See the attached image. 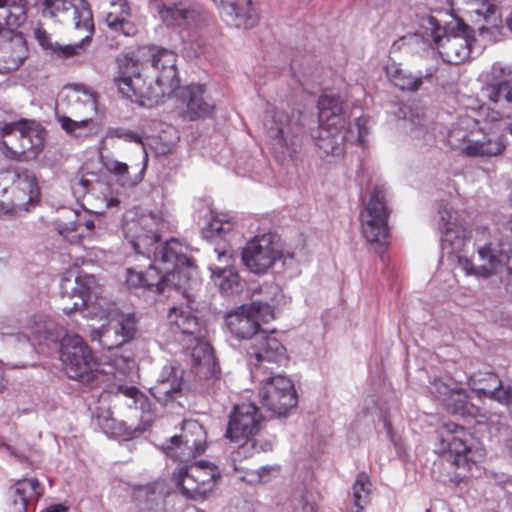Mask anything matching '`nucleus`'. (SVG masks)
Masks as SVG:
<instances>
[{"label": "nucleus", "instance_id": "0eeeda50", "mask_svg": "<svg viewBox=\"0 0 512 512\" xmlns=\"http://www.w3.org/2000/svg\"><path fill=\"white\" fill-rule=\"evenodd\" d=\"M450 146L467 157L490 158L503 153L507 138L499 123L462 116L448 133Z\"/></svg>", "mask_w": 512, "mask_h": 512}, {"label": "nucleus", "instance_id": "412c9836", "mask_svg": "<svg viewBox=\"0 0 512 512\" xmlns=\"http://www.w3.org/2000/svg\"><path fill=\"white\" fill-rule=\"evenodd\" d=\"M95 286L96 280L93 275L79 274L74 276L72 271L68 272L61 280L60 291L62 298H68L72 300V303L64 304L62 311L71 315L83 308L90 309Z\"/></svg>", "mask_w": 512, "mask_h": 512}, {"label": "nucleus", "instance_id": "c85d7f7f", "mask_svg": "<svg viewBox=\"0 0 512 512\" xmlns=\"http://www.w3.org/2000/svg\"><path fill=\"white\" fill-rule=\"evenodd\" d=\"M201 235L212 243H230L238 235L237 223L227 213L210 210L201 228Z\"/></svg>", "mask_w": 512, "mask_h": 512}, {"label": "nucleus", "instance_id": "a878e982", "mask_svg": "<svg viewBox=\"0 0 512 512\" xmlns=\"http://www.w3.org/2000/svg\"><path fill=\"white\" fill-rule=\"evenodd\" d=\"M183 375L184 370L179 363L175 361L166 363L155 384L149 389L151 395L162 404L176 399L181 394Z\"/></svg>", "mask_w": 512, "mask_h": 512}, {"label": "nucleus", "instance_id": "052dcab7", "mask_svg": "<svg viewBox=\"0 0 512 512\" xmlns=\"http://www.w3.org/2000/svg\"><path fill=\"white\" fill-rule=\"evenodd\" d=\"M68 508L63 504H54L45 509V512H67Z\"/></svg>", "mask_w": 512, "mask_h": 512}, {"label": "nucleus", "instance_id": "6ab92c4d", "mask_svg": "<svg viewBox=\"0 0 512 512\" xmlns=\"http://www.w3.org/2000/svg\"><path fill=\"white\" fill-rule=\"evenodd\" d=\"M107 323L92 330L90 338L108 350L118 348L131 341L136 334V319L133 314L111 309L105 313Z\"/></svg>", "mask_w": 512, "mask_h": 512}, {"label": "nucleus", "instance_id": "4468645a", "mask_svg": "<svg viewBox=\"0 0 512 512\" xmlns=\"http://www.w3.org/2000/svg\"><path fill=\"white\" fill-rule=\"evenodd\" d=\"M252 378L259 379L273 374L276 369L288 362L286 348L273 335L259 332L247 350Z\"/></svg>", "mask_w": 512, "mask_h": 512}, {"label": "nucleus", "instance_id": "2eb2a0df", "mask_svg": "<svg viewBox=\"0 0 512 512\" xmlns=\"http://www.w3.org/2000/svg\"><path fill=\"white\" fill-rule=\"evenodd\" d=\"M441 452H448L453 457L457 467L469 462L475 463L482 457L481 449L476 447V441L471 432L453 422L443 423L438 430Z\"/></svg>", "mask_w": 512, "mask_h": 512}, {"label": "nucleus", "instance_id": "473e14b6", "mask_svg": "<svg viewBox=\"0 0 512 512\" xmlns=\"http://www.w3.org/2000/svg\"><path fill=\"white\" fill-rule=\"evenodd\" d=\"M67 97L76 116L93 117L98 114L97 94L89 87L73 84L67 87Z\"/></svg>", "mask_w": 512, "mask_h": 512}, {"label": "nucleus", "instance_id": "c03bdc74", "mask_svg": "<svg viewBox=\"0 0 512 512\" xmlns=\"http://www.w3.org/2000/svg\"><path fill=\"white\" fill-rule=\"evenodd\" d=\"M53 326L54 323L48 316L37 314L27 319L23 330L28 341H32L30 336L33 337L34 340H40L41 338H49L52 335Z\"/></svg>", "mask_w": 512, "mask_h": 512}, {"label": "nucleus", "instance_id": "f03ea898", "mask_svg": "<svg viewBox=\"0 0 512 512\" xmlns=\"http://www.w3.org/2000/svg\"><path fill=\"white\" fill-rule=\"evenodd\" d=\"M437 227L441 233L443 255L457 261L467 275L478 278L496 275L504 280L512 274V223L504 240L478 248L477 261H472L465 252L468 231L458 212L449 203L439 205Z\"/></svg>", "mask_w": 512, "mask_h": 512}, {"label": "nucleus", "instance_id": "338daca9", "mask_svg": "<svg viewBox=\"0 0 512 512\" xmlns=\"http://www.w3.org/2000/svg\"><path fill=\"white\" fill-rule=\"evenodd\" d=\"M478 31L481 36H484L485 33H489V28H487L485 26H481L478 28Z\"/></svg>", "mask_w": 512, "mask_h": 512}, {"label": "nucleus", "instance_id": "cd10ccee", "mask_svg": "<svg viewBox=\"0 0 512 512\" xmlns=\"http://www.w3.org/2000/svg\"><path fill=\"white\" fill-rule=\"evenodd\" d=\"M180 97L185 110L183 117L189 121H195L210 117L215 109V104L207 95L204 85H189L180 90Z\"/></svg>", "mask_w": 512, "mask_h": 512}, {"label": "nucleus", "instance_id": "4be33fe9", "mask_svg": "<svg viewBox=\"0 0 512 512\" xmlns=\"http://www.w3.org/2000/svg\"><path fill=\"white\" fill-rule=\"evenodd\" d=\"M491 83L486 87V96L502 110L501 116L512 114V68L502 63H494L491 68Z\"/></svg>", "mask_w": 512, "mask_h": 512}, {"label": "nucleus", "instance_id": "7ed1b4c3", "mask_svg": "<svg viewBox=\"0 0 512 512\" xmlns=\"http://www.w3.org/2000/svg\"><path fill=\"white\" fill-rule=\"evenodd\" d=\"M152 75L145 78L139 71V63L132 57L119 59V75L116 84L119 92L132 102L142 106L162 103L179 88L176 68L177 55L161 47L150 48Z\"/></svg>", "mask_w": 512, "mask_h": 512}, {"label": "nucleus", "instance_id": "a211bd4d", "mask_svg": "<svg viewBox=\"0 0 512 512\" xmlns=\"http://www.w3.org/2000/svg\"><path fill=\"white\" fill-rule=\"evenodd\" d=\"M281 258L279 238L273 233L252 237L242 250L243 263L254 274L267 272Z\"/></svg>", "mask_w": 512, "mask_h": 512}, {"label": "nucleus", "instance_id": "2f4dec72", "mask_svg": "<svg viewBox=\"0 0 512 512\" xmlns=\"http://www.w3.org/2000/svg\"><path fill=\"white\" fill-rule=\"evenodd\" d=\"M19 158L17 160L35 159L44 146V132L40 125L34 122L22 121V131L19 135Z\"/></svg>", "mask_w": 512, "mask_h": 512}, {"label": "nucleus", "instance_id": "a18cd8bd", "mask_svg": "<svg viewBox=\"0 0 512 512\" xmlns=\"http://www.w3.org/2000/svg\"><path fill=\"white\" fill-rule=\"evenodd\" d=\"M117 393L122 394L127 398L126 405L129 408L140 410L142 413L149 412V400L144 393H142L135 386L118 385Z\"/></svg>", "mask_w": 512, "mask_h": 512}, {"label": "nucleus", "instance_id": "1a4fd4ad", "mask_svg": "<svg viewBox=\"0 0 512 512\" xmlns=\"http://www.w3.org/2000/svg\"><path fill=\"white\" fill-rule=\"evenodd\" d=\"M423 36L431 39L442 60L449 64L463 63L473 53V30L463 21L450 22L442 27L433 16L423 18Z\"/></svg>", "mask_w": 512, "mask_h": 512}, {"label": "nucleus", "instance_id": "393cba45", "mask_svg": "<svg viewBox=\"0 0 512 512\" xmlns=\"http://www.w3.org/2000/svg\"><path fill=\"white\" fill-rule=\"evenodd\" d=\"M73 8V23L77 30L91 32L94 30L92 12L85 0H43L42 15L57 17Z\"/></svg>", "mask_w": 512, "mask_h": 512}, {"label": "nucleus", "instance_id": "c756f323", "mask_svg": "<svg viewBox=\"0 0 512 512\" xmlns=\"http://www.w3.org/2000/svg\"><path fill=\"white\" fill-rule=\"evenodd\" d=\"M168 494L169 489L166 482L157 480L135 490V505L139 512H163L165 497Z\"/></svg>", "mask_w": 512, "mask_h": 512}, {"label": "nucleus", "instance_id": "f257e3e1", "mask_svg": "<svg viewBox=\"0 0 512 512\" xmlns=\"http://www.w3.org/2000/svg\"><path fill=\"white\" fill-rule=\"evenodd\" d=\"M167 228L161 212L141 215L137 219H126L123 233L131 248L150 263L144 273V290L164 293L168 288L186 289L195 281L196 268L188 256V247L177 239L160 244V232Z\"/></svg>", "mask_w": 512, "mask_h": 512}, {"label": "nucleus", "instance_id": "dca6fc26", "mask_svg": "<svg viewBox=\"0 0 512 512\" xmlns=\"http://www.w3.org/2000/svg\"><path fill=\"white\" fill-rule=\"evenodd\" d=\"M264 418L259 408L251 402H244L234 406L230 414L225 436L232 442L239 443L240 449L255 447L252 440L262 429Z\"/></svg>", "mask_w": 512, "mask_h": 512}, {"label": "nucleus", "instance_id": "aec40b11", "mask_svg": "<svg viewBox=\"0 0 512 512\" xmlns=\"http://www.w3.org/2000/svg\"><path fill=\"white\" fill-rule=\"evenodd\" d=\"M152 6L167 26L182 30L199 26L205 18L202 7L184 0H153Z\"/></svg>", "mask_w": 512, "mask_h": 512}, {"label": "nucleus", "instance_id": "79ce46f5", "mask_svg": "<svg viewBox=\"0 0 512 512\" xmlns=\"http://www.w3.org/2000/svg\"><path fill=\"white\" fill-rule=\"evenodd\" d=\"M22 131V121L6 123L0 127V151L10 159L19 158V135Z\"/></svg>", "mask_w": 512, "mask_h": 512}, {"label": "nucleus", "instance_id": "72a5a7b5", "mask_svg": "<svg viewBox=\"0 0 512 512\" xmlns=\"http://www.w3.org/2000/svg\"><path fill=\"white\" fill-rule=\"evenodd\" d=\"M226 325L230 333L237 339H252L259 333L256 320L248 311L247 305H243L236 310L230 312L226 316Z\"/></svg>", "mask_w": 512, "mask_h": 512}, {"label": "nucleus", "instance_id": "13d9d810", "mask_svg": "<svg viewBox=\"0 0 512 512\" xmlns=\"http://www.w3.org/2000/svg\"><path fill=\"white\" fill-rule=\"evenodd\" d=\"M293 512H316V509L314 503L307 496H302L295 501Z\"/></svg>", "mask_w": 512, "mask_h": 512}, {"label": "nucleus", "instance_id": "69168bd1", "mask_svg": "<svg viewBox=\"0 0 512 512\" xmlns=\"http://www.w3.org/2000/svg\"><path fill=\"white\" fill-rule=\"evenodd\" d=\"M79 184L86 190L89 191L90 182L87 179H81Z\"/></svg>", "mask_w": 512, "mask_h": 512}, {"label": "nucleus", "instance_id": "f8f14e48", "mask_svg": "<svg viewBox=\"0 0 512 512\" xmlns=\"http://www.w3.org/2000/svg\"><path fill=\"white\" fill-rule=\"evenodd\" d=\"M221 479V472L215 464L208 461H196L176 469L172 480L187 499L203 502L208 499Z\"/></svg>", "mask_w": 512, "mask_h": 512}, {"label": "nucleus", "instance_id": "49530a36", "mask_svg": "<svg viewBox=\"0 0 512 512\" xmlns=\"http://www.w3.org/2000/svg\"><path fill=\"white\" fill-rule=\"evenodd\" d=\"M178 438L189 440L198 447H206V432L196 420L183 421L182 432L178 435Z\"/></svg>", "mask_w": 512, "mask_h": 512}, {"label": "nucleus", "instance_id": "774afa93", "mask_svg": "<svg viewBox=\"0 0 512 512\" xmlns=\"http://www.w3.org/2000/svg\"><path fill=\"white\" fill-rule=\"evenodd\" d=\"M506 23H507V27L512 32V15L507 18Z\"/></svg>", "mask_w": 512, "mask_h": 512}, {"label": "nucleus", "instance_id": "bb28decb", "mask_svg": "<svg viewBox=\"0 0 512 512\" xmlns=\"http://www.w3.org/2000/svg\"><path fill=\"white\" fill-rule=\"evenodd\" d=\"M224 21L236 28H251L256 25L259 13L252 0H213Z\"/></svg>", "mask_w": 512, "mask_h": 512}, {"label": "nucleus", "instance_id": "bf43d9fd", "mask_svg": "<svg viewBox=\"0 0 512 512\" xmlns=\"http://www.w3.org/2000/svg\"><path fill=\"white\" fill-rule=\"evenodd\" d=\"M252 440L256 441V446L248 447L245 450H241L239 448L238 454H245L250 449H253L257 452H267L272 449L273 441L271 439H256V438L252 437Z\"/></svg>", "mask_w": 512, "mask_h": 512}, {"label": "nucleus", "instance_id": "6e6d98bb", "mask_svg": "<svg viewBox=\"0 0 512 512\" xmlns=\"http://www.w3.org/2000/svg\"><path fill=\"white\" fill-rule=\"evenodd\" d=\"M471 0H448L450 5L452 14L454 16V21H463L465 23V17L467 12H469V2Z\"/></svg>", "mask_w": 512, "mask_h": 512}, {"label": "nucleus", "instance_id": "4d7b16f0", "mask_svg": "<svg viewBox=\"0 0 512 512\" xmlns=\"http://www.w3.org/2000/svg\"><path fill=\"white\" fill-rule=\"evenodd\" d=\"M144 280V273L140 271H136L132 268H128L126 271V283L129 288L133 289H144V285H147V282Z\"/></svg>", "mask_w": 512, "mask_h": 512}, {"label": "nucleus", "instance_id": "20e7f679", "mask_svg": "<svg viewBox=\"0 0 512 512\" xmlns=\"http://www.w3.org/2000/svg\"><path fill=\"white\" fill-rule=\"evenodd\" d=\"M318 110L316 146L322 156H341L344 142L365 145L369 133L368 119L358 116L347 125V105L340 95L332 91L322 94L318 100Z\"/></svg>", "mask_w": 512, "mask_h": 512}, {"label": "nucleus", "instance_id": "4c0bfd02", "mask_svg": "<svg viewBox=\"0 0 512 512\" xmlns=\"http://www.w3.org/2000/svg\"><path fill=\"white\" fill-rule=\"evenodd\" d=\"M465 20L473 23L485 22L492 27L500 23V14L492 0H471Z\"/></svg>", "mask_w": 512, "mask_h": 512}, {"label": "nucleus", "instance_id": "ddd939ff", "mask_svg": "<svg viewBox=\"0 0 512 512\" xmlns=\"http://www.w3.org/2000/svg\"><path fill=\"white\" fill-rule=\"evenodd\" d=\"M389 211L384 186H375L367 203L360 212L361 232L367 242L379 247V252L388 245Z\"/></svg>", "mask_w": 512, "mask_h": 512}, {"label": "nucleus", "instance_id": "b1692460", "mask_svg": "<svg viewBox=\"0 0 512 512\" xmlns=\"http://www.w3.org/2000/svg\"><path fill=\"white\" fill-rule=\"evenodd\" d=\"M216 262L209 265L211 277L222 294L230 295L238 293L243 288V283L238 272L233 267V257L230 250L215 248Z\"/></svg>", "mask_w": 512, "mask_h": 512}, {"label": "nucleus", "instance_id": "f3484780", "mask_svg": "<svg viewBox=\"0 0 512 512\" xmlns=\"http://www.w3.org/2000/svg\"><path fill=\"white\" fill-rule=\"evenodd\" d=\"M255 380L262 384L261 403L273 414L284 416L297 405V394L289 377L270 374Z\"/></svg>", "mask_w": 512, "mask_h": 512}, {"label": "nucleus", "instance_id": "f704fd0d", "mask_svg": "<svg viewBox=\"0 0 512 512\" xmlns=\"http://www.w3.org/2000/svg\"><path fill=\"white\" fill-rule=\"evenodd\" d=\"M11 492L16 512H27L29 505L43 495L44 487L36 478H27L18 480L13 485Z\"/></svg>", "mask_w": 512, "mask_h": 512}, {"label": "nucleus", "instance_id": "e2e57ef3", "mask_svg": "<svg viewBox=\"0 0 512 512\" xmlns=\"http://www.w3.org/2000/svg\"><path fill=\"white\" fill-rule=\"evenodd\" d=\"M6 386V381L4 379V365L0 362V392L4 390Z\"/></svg>", "mask_w": 512, "mask_h": 512}, {"label": "nucleus", "instance_id": "37998d69", "mask_svg": "<svg viewBox=\"0 0 512 512\" xmlns=\"http://www.w3.org/2000/svg\"><path fill=\"white\" fill-rule=\"evenodd\" d=\"M97 424L108 437L128 439L132 436V429L123 421L115 419L110 411L99 414Z\"/></svg>", "mask_w": 512, "mask_h": 512}, {"label": "nucleus", "instance_id": "3c124183", "mask_svg": "<svg viewBox=\"0 0 512 512\" xmlns=\"http://www.w3.org/2000/svg\"><path fill=\"white\" fill-rule=\"evenodd\" d=\"M248 311L253 315V318L256 320V325L258 328L261 323H268L269 321L274 319V311L271 305L267 303L261 302H252L247 305Z\"/></svg>", "mask_w": 512, "mask_h": 512}, {"label": "nucleus", "instance_id": "9d476101", "mask_svg": "<svg viewBox=\"0 0 512 512\" xmlns=\"http://www.w3.org/2000/svg\"><path fill=\"white\" fill-rule=\"evenodd\" d=\"M35 177L28 171L0 174V218L27 212L38 198Z\"/></svg>", "mask_w": 512, "mask_h": 512}, {"label": "nucleus", "instance_id": "09e8293b", "mask_svg": "<svg viewBox=\"0 0 512 512\" xmlns=\"http://www.w3.org/2000/svg\"><path fill=\"white\" fill-rule=\"evenodd\" d=\"M92 32L93 31L87 32L88 34L85 37H83L80 42L77 43L61 45L58 42H56L50 54L64 59L79 55L83 51L84 46L90 42Z\"/></svg>", "mask_w": 512, "mask_h": 512}, {"label": "nucleus", "instance_id": "58836bf2", "mask_svg": "<svg viewBox=\"0 0 512 512\" xmlns=\"http://www.w3.org/2000/svg\"><path fill=\"white\" fill-rule=\"evenodd\" d=\"M65 132L77 139H87L98 134L100 124L93 117H83L80 120H73L70 117L62 116L58 119Z\"/></svg>", "mask_w": 512, "mask_h": 512}, {"label": "nucleus", "instance_id": "864d4df0", "mask_svg": "<svg viewBox=\"0 0 512 512\" xmlns=\"http://www.w3.org/2000/svg\"><path fill=\"white\" fill-rule=\"evenodd\" d=\"M107 139H122L127 142L142 143V138L136 132L123 127L108 128L105 134Z\"/></svg>", "mask_w": 512, "mask_h": 512}, {"label": "nucleus", "instance_id": "5701e85b", "mask_svg": "<svg viewBox=\"0 0 512 512\" xmlns=\"http://www.w3.org/2000/svg\"><path fill=\"white\" fill-rule=\"evenodd\" d=\"M468 386L478 399L488 398L507 408L512 400V383L501 381L491 372H478L468 378Z\"/></svg>", "mask_w": 512, "mask_h": 512}, {"label": "nucleus", "instance_id": "8fccbe9b", "mask_svg": "<svg viewBox=\"0 0 512 512\" xmlns=\"http://www.w3.org/2000/svg\"><path fill=\"white\" fill-rule=\"evenodd\" d=\"M413 125L411 136L418 142L431 143L434 140L432 129L426 124L425 119L421 116H414L411 119Z\"/></svg>", "mask_w": 512, "mask_h": 512}, {"label": "nucleus", "instance_id": "de8ad7c7", "mask_svg": "<svg viewBox=\"0 0 512 512\" xmlns=\"http://www.w3.org/2000/svg\"><path fill=\"white\" fill-rule=\"evenodd\" d=\"M370 482L367 474L360 473L357 475L356 481L353 485L354 496V512H360L363 504L367 502L370 493Z\"/></svg>", "mask_w": 512, "mask_h": 512}, {"label": "nucleus", "instance_id": "603ef678", "mask_svg": "<svg viewBox=\"0 0 512 512\" xmlns=\"http://www.w3.org/2000/svg\"><path fill=\"white\" fill-rule=\"evenodd\" d=\"M457 388L458 386L455 383H451L450 381L445 382L441 379H436L434 380L433 383H431L430 391L445 405Z\"/></svg>", "mask_w": 512, "mask_h": 512}, {"label": "nucleus", "instance_id": "680f3d73", "mask_svg": "<svg viewBox=\"0 0 512 512\" xmlns=\"http://www.w3.org/2000/svg\"><path fill=\"white\" fill-rule=\"evenodd\" d=\"M505 451L509 457L512 458V431L509 436L506 438L504 443Z\"/></svg>", "mask_w": 512, "mask_h": 512}, {"label": "nucleus", "instance_id": "39448f33", "mask_svg": "<svg viewBox=\"0 0 512 512\" xmlns=\"http://www.w3.org/2000/svg\"><path fill=\"white\" fill-rule=\"evenodd\" d=\"M167 320L175 340L190 356L192 368L197 374L211 381V392H215L221 385L219 367L211 346L205 340L206 330L195 311L190 305L182 303L170 308Z\"/></svg>", "mask_w": 512, "mask_h": 512}, {"label": "nucleus", "instance_id": "5fc2aeb1", "mask_svg": "<svg viewBox=\"0 0 512 512\" xmlns=\"http://www.w3.org/2000/svg\"><path fill=\"white\" fill-rule=\"evenodd\" d=\"M34 37L45 51L52 52L56 42L52 40V36L42 26L38 25L34 28Z\"/></svg>", "mask_w": 512, "mask_h": 512}, {"label": "nucleus", "instance_id": "c9c22d12", "mask_svg": "<svg viewBox=\"0 0 512 512\" xmlns=\"http://www.w3.org/2000/svg\"><path fill=\"white\" fill-rule=\"evenodd\" d=\"M445 406L450 413L461 417L474 418L478 423L487 421L493 423L492 418L496 417L495 414L488 416L486 412H482L479 407L469 402L465 390L460 387L454 391Z\"/></svg>", "mask_w": 512, "mask_h": 512}, {"label": "nucleus", "instance_id": "ea45409f", "mask_svg": "<svg viewBox=\"0 0 512 512\" xmlns=\"http://www.w3.org/2000/svg\"><path fill=\"white\" fill-rule=\"evenodd\" d=\"M386 76L395 87L402 91H417L423 83L422 75H413L395 62L386 66Z\"/></svg>", "mask_w": 512, "mask_h": 512}, {"label": "nucleus", "instance_id": "9b49d317", "mask_svg": "<svg viewBox=\"0 0 512 512\" xmlns=\"http://www.w3.org/2000/svg\"><path fill=\"white\" fill-rule=\"evenodd\" d=\"M263 126L271 149L280 162L293 157L300 145V127L282 107L269 108L265 112Z\"/></svg>", "mask_w": 512, "mask_h": 512}, {"label": "nucleus", "instance_id": "e433bc0d", "mask_svg": "<svg viewBox=\"0 0 512 512\" xmlns=\"http://www.w3.org/2000/svg\"><path fill=\"white\" fill-rule=\"evenodd\" d=\"M147 155H144L143 163L140 168L128 166L124 162L109 160L106 162V169L114 175L116 181L123 187H134L139 184L144 177L146 170Z\"/></svg>", "mask_w": 512, "mask_h": 512}, {"label": "nucleus", "instance_id": "423d86ee", "mask_svg": "<svg viewBox=\"0 0 512 512\" xmlns=\"http://www.w3.org/2000/svg\"><path fill=\"white\" fill-rule=\"evenodd\" d=\"M59 358L69 378L88 384L120 381L134 363L117 355L108 363H100L83 338L70 333H66L60 340Z\"/></svg>", "mask_w": 512, "mask_h": 512}, {"label": "nucleus", "instance_id": "0e129e2a", "mask_svg": "<svg viewBox=\"0 0 512 512\" xmlns=\"http://www.w3.org/2000/svg\"><path fill=\"white\" fill-rule=\"evenodd\" d=\"M77 225L78 226L83 225L89 231H91L95 227V223L92 219H87L83 223L79 221Z\"/></svg>", "mask_w": 512, "mask_h": 512}, {"label": "nucleus", "instance_id": "7c9ffc66", "mask_svg": "<svg viewBox=\"0 0 512 512\" xmlns=\"http://www.w3.org/2000/svg\"><path fill=\"white\" fill-rule=\"evenodd\" d=\"M132 10L127 0H110V10L105 15L109 29L124 36H133L137 27L131 20Z\"/></svg>", "mask_w": 512, "mask_h": 512}, {"label": "nucleus", "instance_id": "6e6552de", "mask_svg": "<svg viewBox=\"0 0 512 512\" xmlns=\"http://www.w3.org/2000/svg\"><path fill=\"white\" fill-rule=\"evenodd\" d=\"M26 18L25 0H0V74L17 70L28 57L26 40L16 32Z\"/></svg>", "mask_w": 512, "mask_h": 512}, {"label": "nucleus", "instance_id": "a19ab883", "mask_svg": "<svg viewBox=\"0 0 512 512\" xmlns=\"http://www.w3.org/2000/svg\"><path fill=\"white\" fill-rule=\"evenodd\" d=\"M165 454L176 461H189L205 451L204 447L193 445L189 440L178 438L175 435L170 438L169 443L163 446Z\"/></svg>", "mask_w": 512, "mask_h": 512}]
</instances>
